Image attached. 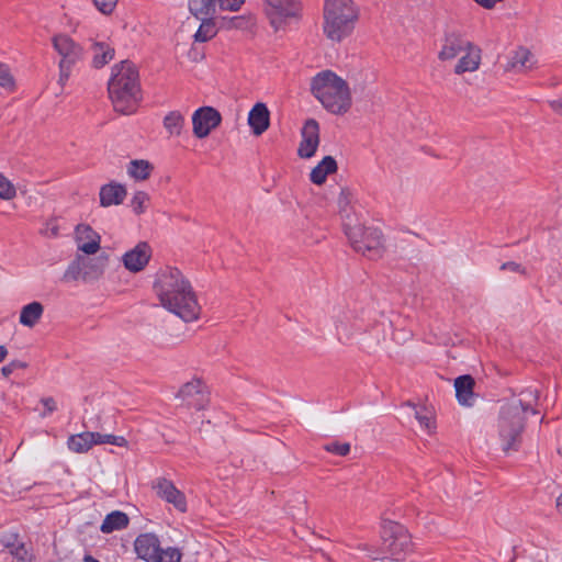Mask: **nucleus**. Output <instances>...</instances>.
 I'll list each match as a JSON object with an SVG mask.
<instances>
[{"label": "nucleus", "instance_id": "40", "mask_svg": "<svg viewBox=\"0 0 562 562\" xmlns=\"http://www.w3.org/2000/svg\"><path fill=\"white\" fill-rule=\"evenodd\" d=\"M94 7L104 15L113 13L119 0H92Z\"/></svg>", "mask_w": 562, "mask_h": 562}, {"label": "nucleus", "instance_id": "19", "mask_svg": "<svg viewBox=\"0 0 562 562\" xmlns=\"http://www.w3.org/2000/svg\"><path fill=\"white\" fill-rule=\"evenodd\" d=\"M464 55L454 66V74L462 75L464 72H474L479 69L482 59V50L472 42L463 50Z\"/></svg>", "mask_w": 562, "mask_h": 562}, {"label": "nucleus", "instance_id": "18", "mask_svg": "<svg viewBox=\"0 0 562 562\" xmlns=\"http://www.w3.org/2000/svg\"><path fill=\"white\" fill-rule=\"evenodd\" d=\"M78 250L86 255H94L100 249V235L87 224H79L75 229Z\"/></svg>", "mask_w": 562, "mask_h": 562}, {"label": "nucleus", "instance_id": "48", "mask_svg": "<svg viewBox=\"0 0 562 562\" xmlns=\"http://www.w3.org/2000/svg\"><path fill=\"white\" fill-rule=\"evenodd\" d=\"M12 554L19 558L20 560H24V554H26V550L24 544H20L12 551Z\"/></svg>", "mask_w": 562, "mask_h": 562}, {"label": "nucleus", "instance_id": "23", "mask_svg": "<svg viewBox=\"0 0 562 562\" xmlns=\"http://www.w3.org/2000/svg\"><path fill=\"white\" fill-rule=\"evenodd\" d=\"M474 386H475V381L469 374L458 376L454 380L456 396H457V400L460 405H463V406H472L473 405L474 400H475Z\"/></svg>", "mask_w": 562, "mask_h": 562}, {"label": "nucleus", "instance_id": "6", "mask_svg": "<svg viewBox=\"0 0 562 562\" xmlns=\"http://www.w3.org/2000/svg\"><path fill=\"white\" fill-rule=\"evenodd\" d=\"M263 12L271 27L278 32L300 22L302 3L299 0H263Z\"/></svg>", "mask_w": 562, "mask_h": 562}, {"label": "nucleus", "instance_id": "32", "mask_svg": "<svg viewBox=\"0 0 562 562\" xmlns=\"http://www.w3.org/2000/svg\"><path fill=\"white\" fill-rule=\"evenodd\" d=\"M83 256L77 255L63 274L64 282L85 281Z\"/></svg>", "mask_w": 562, "mask_h": 562}, {"label": "nucleus", "instance_id": "34", "mask_svg": "<svg viewBox=\"0 0 562 562\" xmlns=\"http://www.w3.org/2000/svg\"><path fill=\"white\" fill-rule=\"evenodd\" d=\"M407 405L412 406L415 409V418L418 420L419 425L429 434L432 435L436 431V422L435 416L431 411L426 407L417 408L412 403H407Z\"/></svg>", "mask_w": 562, "mask_h": 562}, {"label": "nucleus", "instance_id": "13", "mask_svg": "<svg viewBox=\"0 0 562 562\" xmlns=\"http://www.w3.org/2000/svg\"><path fill=\"white\" fill-rule=\"evenodd\" d=\"M222 122L221 113L213 106H202L192 115L193 134L196 138L207 137Z\"/></svg>", "mask_w": 562, "mask_h": 562}, {"label": "nucleus", "instance_id": "27", "mask_svg": "<svg viewBox=\"0 0 562 562\" xmlns=\"http://www.w3.org/2000/svg\"><path fill=\"white\" fill-rule=\"evenodd\" d=\"M215 15L195 16L201 21L198 31L194 33V42L205 43L216 36L218 29L214 21Z\"/></svg>", "mask_w": 562, "mask_h": 562}, {"label": "nucleus", "instance_id": "47", "mask_svg": "<svg viewBox=\"0 0 562 562\" xmlns=\"http://www.w3.org/2000/svg\"><path fill=\"white\" fill-rule=\"evenodd\" d=\"M41 402L46 408L47 413H53L57 408L56 402L53 397H44L41 400Z\"/></svg>", "mask_w": 562, "mask_h": 562}, {"label": "nucleus", "instance_id": "3", "mask_svg": "<svg viewBox=\"0 0 562 562\" xmlns=\"http://www.w3.org/2000/svg\"><path fill=\"white\" fill-rule=\"evenodd\" d=\"M537 400L536 392L524 391L501 406L494 432L505 454L519 450L526 426V413L531 411L532 414H537L533 408Z\"/></svg>", "mask_w": 562, "mask_h": 562}, {"label": "nucleus", "instance_id": "24", "mask_svg": "<svg viewBox=\"0 0 562 562\" xmlns=\"http://www.w3.org/2000/svg\"><path fill=\"white\" fill-rule=\"evenodd\" d=\"M109 263V255L102 254L95 258L83 257L85 282L99 280Z\"/></svg>", "mask_w": 562, "mask_h": 562}, {"label": "nucleus", "instance_id": "44", "mask_svg": "<svg viewBox=\"0 0 562 562\" xmlns=\"http://www.w3.org/2000/svg\"><path fill=\"white\" fill-rule=\"evenodd\" d=\"M350 203V192L346 188L339 189L338 205L340 210H345Z\"/></svg>", "mask_w": 562, "mask_h": 562}, {"label": "nucleus", "instance_id": "5", "mask_svg": "<svg viewBox=\"0 0 562 562\" xmlns=\"http://www.w3.org/2000/svg\"><path fill=\"white\" fill-rule=\"evenodd\" d=\"M359 20V8L353 0H325L323 32L327 40L340 43L349 37Z\"/></svg>", "mask_w": 562, "mask_h": 562}, {"label": "nucleus", "instance_id": "12", "mask_svg": "<svg viewBox=\"0 0 562 562\" xmlns=\"http://www.w3.org/2000/svg\"><path fill=\"white\" fill-rule=\"evenodd\" d=\"M245 0H188V8L193 16L216 15L220 11H238Z\"/></svg>", "mask_w": 562, "mask_h": 562}, {"label": "nucleus", "instance_id": "50", "mask_svg": "<svg viewBox=\"0 0 562 562\" xmlns=\"http://www.w3.org/2000/svg\"><path fill=\"white\" fill-rule=\"evenodd\" d=\"M557 507L559 512L562 514V494L557 498Z\"/></svg>", "mask_w": 562, "mask_h": 562}, {"label": "nucleus", "instance_id": "29", "mask_svg": "<svg viewBox=\"0 0 562 562\" xmlns=\"http://www.w3.org/2000/svg\"><path fill=\"white\" fill-rule=\"evenodd\" d=\"M91 50L92 66L97 69L109 64L114 57V49L103 42H93Z\"/></svg>", "mask_w": 562, "mask_h": 562}, {"label": "nucleus", "instance_id": "15", "mask_svg": "<svg viewBox=\"0 0 562 562\" xmlns=\"http://www.w3.org/2000/svg\"><path fill=\"white\" fill-rule=\"evenodd\" d=\"M150 257V246L146 241H140L133 249L123 255L122 262L126 270L137 273L146 268Z\"/></svg>", "mask_w": 562, "mask_h": 562}, {"label": "nucleus", "instance_id": "51", "mask_svg": "<svg viewBox=\"0 0 562 562\" xmlns=\"http://www.w3.org/2000/svg\"><path fill=\"white\" fill-rule=\"evenodd\" d=\"M83 562H99L97 559H94L92 555H85Z\"/></svg>", "mask_w": 562, "mask_h": 562}, {"label": "nucleus", "instance_id": "16", "mask_svg": "<svg viewBox=\"0 0 562 562\" xmlns=\"http://www.w3.org/2000/svg\"><path fill=\"white\" fill-rule=\"evenodd\" d=\"M319 144V125L316 120L308 119L302 128V140L297 154L301 158H311L315 155Z\"/></svg>", "mask_w": 562, "mask_h": 562}, {"label": "nucleus", "instance_id": "10", "mask_svg": "<svg viewBox=\"0 0 562 562\" xmlns=\"http://www.w3.org/2000/svg\"><path fill=\"white\" fill-rule=\"evenodd\" d=\"M381 538L383 550L395 559L411 546V537L406 528L392 520L383 521Z\"/></svg>", "mask_w": 562, "mask_h": 562}, {"label": "nucleus", "instance_id": "20", "mask_svg": "<svg viewBox=\"0 0 562 562\" xmlns=\"http://www.w3.org/2000/svg\"><path fill=\"white\" fill-rule=\"evenodd\" d=\"M248 124L254 135L259 136L265 133L270 125V112L265 103H256L248 114Z\"/></svg>", "mask_w": 562, "mask_h": 562}, {"label": "nucleus", "instance_id": "17", "mask_svg": "<svg viewBox=\"0 0 562 562\" xmlns=\"http://www.w3.org/2000/svg\"><path fill=\"white\" fill-rule=\"evenodd\" d=\"M470 43L471 42L459 32H447L443 37L441 49L438 53V59L441 61L454 59L459 54L463 53Z\"/></svg>", "mask_w": 562, "mask_h": 562}, {"label": "nucleus", "instance_id": "1", "mask_svg": "<svg viewBox=\"0 0 562 562\" xmlns=\"http://www.w3.org/2000/svg\"><path fill=\"white\" fill-rule=\"evenodd\" d=\"M153 290L161 307L186 323L201 314L198 295L187 276L176 267L166 266L155 277Z\"/></svg>", "mask_w": 562, "mask_h": 562}, {"label": "nucleus", "instance_id": "36", "mask_svg": "<svg viewBox=\"0 0 562 562\" xmlns=\"http://www.w3.org/2000/svg\"><path fill=\"white\" fill-rule=\"evenodd\" d=\"M16 196L15 186L3 175H0V199L11 201Z\"/></svg>", "mask_w": 562, "mask_h": 562}, {"label": "nucleus", "instance_id": "41", "mask_svg": "<svg viewBox=\"0 0 562 562\" xmlns=\"http://www.w3.org/2000/svg\"><path fill=\"white\" fill-rule=\"evenodd\" d=\"M324 449L328 452L336 453L338 456H347L350 452V445L345 442H330L324 446Z\"/></svg>", "mask_w": 562, "mask_h": 562}, {"label": "nucleus", "instance_id": "22", "mask_svg": "<svg viewBox=\"0 0 562 562\" xmlns=\"http://www.w3.org/2000/svg\"><path fill=\"white\" fill-rule=\"evenodd\" d=\"M127 191L124 184L110 182L100 189V204L103 207L122 204Z\"/></svg>", "mask_w": 562, "mask_h": 562}, {"label": "nucleus", "instance_id": "14", "mask_svg": "<svg viewBox=\"0 0 562 562\" xmlns=\"http://www.w3.org/2000/svg\"><path fill=\"white\" fill-rule=\"evenodd\" d=\"M153 488L156 491L158 497L172 504L176 509L181 513L187 512L186 495L179 491L171 481L159 477L154 483Z\"/></svg>", "mask_w": 562, "mask_h": 562}, {"label": "nucleus", "instance_id": "2", "mask_svg": "<svg viewBox=\"0 0 562 562\" xmlns=\"http://www.w3.org/2000/svg\"><path fill=\"white\" fill-rule=\"evenodd\" d=\"M349 81L353 83L356 92H363L370 82L367 71H353L347 79L341 78L331 70H323L311 80V93L334 115H345L352 106V92Z\"/></svg>", "mask_w": 562, "mask_h": 562}, {"label": "nucleus", "instance_id": "37", "mask_svg": "<svg viewBox=\"0 0 562 562\" xmlns=\"http://www.w3.org/2000/svg\"><path fill=\"white\" fill-rule=\"evenodd\" d=\"M95 445L109 443L119 447H127L128 442L123 436L94 432Z\"/></svg>", "mask_w": 562, "mask_h": 562}, {"label": "nucleus", "instance_id": "7", "mask_svg": "<svg viewBox=\"0 0 562 562\" xmlns=\"http://www.w3.org/2000/svg\"><path fill=\"white\" fill-rule=\"evenodd\" d=\"M346 235L357 252H360L370 259H375L381 256L383 235L379 228L364 227L358 224L355 226H347Z\"/></svg>", "mask_w": 562, "mask_h": 562}, {"label": "nucleus", "instance_id": "35", "mask_svg": "<svg viewBox=\"0 0 562 562\" xmlns=\"http://www.w3.org/2000/svg\"><path fill=\"white\" fill-rule=\"evenodd\" d=\"M0 87L8 92H14L16 82L8 65L0 63Z\"/></svg>", "mask_w": 562, "mask_h": 562}, {"label": "nucleus", "instance_id": "42", "mask_svg": "<svg viewBox=\"0 0 562 562\" xmlns=\"http://www.w3.org/2000/svg\"><path fill=\"white\" fill-rule=\"evenodd\" d=\"M41 234L47 238H56L59 235V226L55 220H49L41 229Z\"/></svg>", "mask_w": 562, "mask_h": 562}, {"label": "nucleus", "instance_id": "9", "mask_svg": "<svg viewBox=\"0 0 562 562\" xmlns=\"http://www.w3.org/2000/svg\"><path fill=\"white\" fill-rule=\"evenodd\" d=\"M54 49L60 56L58 63V85L63 88L68 81L72 67L82 58L83 49L70 36L57 34L52 38Z\"/></svg>", "mask_w": 562, "mask_h": 562}, {"label": "nucleus", "instance_id": "38", "mask_svg": "<svg viewBox=\"0 0 562 562\" xmlns=\"http://www.w3.org/2000/svg\"><path fill=\"white\" fill-rule=\"evenodd\" d=\"M251 19L245 15L233 16L223 19V26L227 30H246L248 29Z\"/></svg>", "mask_w": 562, "mask_h": 562}, {"label": "nucleus", "instance_id": "49", "mask_svg": "<svg viewBox=\"0 0 562 562\" xmlns=\"http://www.w3.org/2000/svg\"><path fill=\"white\" fill-rule=\"evenodd\" d=\"M8 356V349L4 346H0V362H2Z\"/></svg>", "mask_w": 562, "mask_h": 562}, {"label": "nucleus", "instance_id": "39", "mask_svg": "<svg viewBox=\"0 0 562 562\" xmlns=\"http://www.w3.org/2000/svg\"><path fill=\"white\" fill-rule=\"evenodd\" d=\"M149 201V195L144 191H137L132 200L131 206L136 214H142L145 212L146 203Z\"/></svg>", "mask_w": 562, "mask_h": 562}, {"label": "nucleus", "instance_id": "8", "mask_svg": "<svg viewBox=\"0 0 562 562\" xmlns=\"http://www.w3.org/2000/svg\"><path fill=\"white\" fill-rule=\"evenodd\" d=\"M137 557L146 562H180L181 552L177 548H160V541L155 533L139 535L134 541Z\"/></svg>", "mask_w": 562, "mask_h": 562}, {"label": "nucleus", "instance_id": "33", "mask_svg": "<svg viewBox=\"0 0 562 562\" xmlns=\"http://www.w3.org/2000/svg\"><path fill=\"white\" fill-rule=\"evenodd\" d=\"M162 123L170 136H179L184 126V116L179 111H171L166 114Z\"/></svg>", "mask_w": 562, "mask_h": 562}, {"label": "nucleus", "instance_id": "21", "mask_svg": "<svg viewBox=\"0 0 562 562\" xmlns=\"http://www.w3.org/2000/svg\"><path fill=\"white\" fill-rule=\"evenodd\" d=\"M535 65L532 53L526 47H518L504 66L506 72H526Z\"/></svg>", "mask_w": 562, "mask_h": 562}, {"label": "nucleus", "instance_id": "26", "mask_svg": "<svg viewBox=\"0 0 562 562\" xmlns=\"http://www.w3.org/2000/svg\"><path fill=\"white\" fill-rule=\"evenodd\" d=\"M93 431H85L77 435H71L68 438V448L76 453H86L93 446H95Z\"/></svg>", "mask_w": 562, "mask_h": 562}, {"label": "nucleus", "instance_id": "25", "mask_svg": "<svg viewBox=\"0 0 562 562\" xmlns=\"http://www.w3.org/2000/svg\"><path fill=\"white\" fill-rule=\"evenodd\" d=\"M337 162L331 156L324 157L311 171V181L315 184H323L328 175L337 171Z\"/></svg>", "mask_w": 562, "mask_h": 562}, {"label": "nucleus", "instance_id": "43", "mask_svg": "<svg viewBox=\"0 0 562 562\" xmlns=\"http://www.w3.org/2000/svg\"><path fill=\"white\" fill-rule=\"evenodd\" d=\"M26 367H27V364L25 362L20 361V360H13L10 363H8L7 366L2 367L1 373L4 378H9L13 373L14 370L25 369Z\"/></svg>", "mask_w": 562, "mask_h": 562}, {"label": "nucleus", "instance_id": "4", "mask_svg": "<svg viewBox=\"0 0 562 562\" xmlns=\"http://www.w3.org/2000/svg\"><path fill=\"white\" fill-rule=\"evenodd\" d=\"M108 89L116 112L131 114L136 111L139 101L138 72L131 61L124 60L113 68Z\"/></svg>", "mask_w": 562, "mask_h": 562}, {"label": "nucleus", "instance_id": "11", "mask_svg": "<svg viewBox=\"0 0 562 562\" xmlns=\"http://www.w3.org/2000/svg\"><path fill=\"white\" fill-rule=\"evenodd\" d=\"M209 394L206 384L200 378H193L181 385L176 397L188 407L202 411L209 404Z\"/></svg>", "mask_w": 562, "mask_h": 562}, {"label": "nucleus", "instance_id": "30", "mask_svg": "<svg viewBox=\"0 0 562 562\" xmlns=\"http://www.w3.org/2000/svg\"><path fill=\"white\" fill-rule=\"evenodd\" d=\"M130 522L128 516L120 510H115L105 516L100 530L103 533H111L127 527Z\"/></svg>", "mask_w": 562, "mask_h": 562}, {"label": "nucleus", "instance_id": "45", "mask_svg": "<svg viewBox=\"0 0 562 562\" xmlns=\"http://www.w3.org/2000/svg\"><path fill=\"white\" fill-rule=\"evenodd\" d=\"M501 269L502 270H509V271H513V272L525 273V268H522L519 263L514 262V261H509V262L503 263Z\"/></svg>", "mask_w": 562, "mask_h": 562}, {"label": "nucleus", "instance_id": "46", "mask_svg": "<svg viewBox=\"0 0 562 562\" xmlns=\"http://www.w3.org/2000/svg\"><path fill=\"white\" fill-rule=\"evenodd\" d=\"M357 549L362 550V551H369V557L374 561L384 559V557L380 552H378V551L372 552L368 544H359L357 547Z\"/></svg>", "mask_w": 562, "mask_h": 562}, {"label": "nucleus", "instance_id": "31", "mask_svg": "<svg viewBox=\"0 0 562 562\" xmlns=\"http://www.w3.org/2000/svg\"><path fill=\"white\" fill-rule=\"evenodd\" d=\"M44 307L40 302H32L22 307L20 323L27 327H34L42 317Z\"/></svg>", "mask_w": 562, "mask_h": 562}, {"label": "nucleus", "instance_id": "28", "mask_svg": "<svg viewBox=\"0 0 562 562\" xmlns=\"http://www.w3.org/2000/svg\"><path fill=\"white\" fill-rule=\"evenodd\" d=\"M126 171L135 181H146L154 171V165L146 159H133L128 162Z\"/></svg>", "mask_w": 562, "mask_h": 562}]
</instances>
